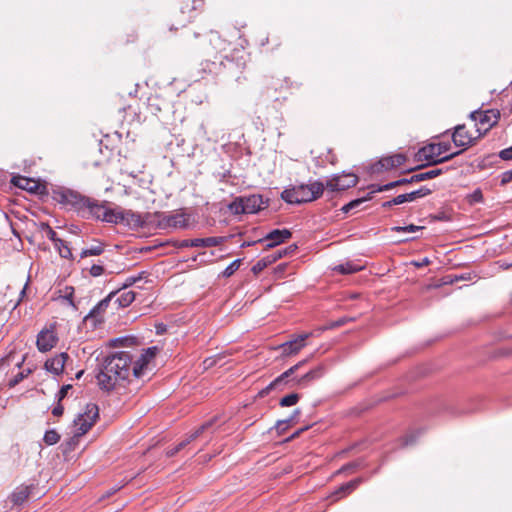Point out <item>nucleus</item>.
Here are the masks:
<instances>
[{
	"label": "nucleus",
	"instance_id": "53",
	"mask_svg": "<svg viewBox=\"0 0 512 512\" xmlns=\"http://www.w3.org/2000/svg\"><path fill=\"white\" fill-rule=\"evenodd\" d=\"M273 263H275L277 260L281 259L283 257V254H281L278 250L272 254L268 255Z\"/></svg>",
	"mask_w": 512,
	"mask_h": 512
},
{
	"label": "nucleus",
	"instance_id": "36",
	"mask_svg": "<svg viewBox=\"0 0 512 512\" xmlns=\"http://www.w3.org/2000/svg\"><path fill=\"white\" fill-rule=\"evenodd\" d=\"M242 260L236 259L233 262H231L221 273L222 277L229 278L231 277L240 267Z\"/></svg>",
	"mask_w": 512,
	"mask_h": 512
},
{
	"label": "nucleus",
	"instance_id": "35",
	"mask_svg": "<svg viewBox=\"0 0 512 512\" xmlns=\"http://www.w3.org/2000/svg\"><path fill=\"white\" fill-rule=\"evenodd\" d=\"M300 399L299 394L291 393L280 399L279 405L282 407H290L298 403Z\"/></svg>",
	"mask_w": 512,
	"mask_h": 512
},
{
	"label": "nucleus",
	"instance_id": "43",
	"mask_svg": "<svg viewBox=\"0 0 512 512\" xmlns=\"http://www.w3.org/2000/svg\"><path fill=\"white\" fill-rule=\"evenodd\" d=\"M145 274H146L145 272H141L137 276H129V277H127L125 282H124V284H123V288L126 289V288L134 285L136 282L141 280L144 277Z\"/></svg>",
	"mask_w": 512,
	"mask_h": 512
},
{
	"label": "nucleus",
	"instance_id": "49",
	"mask_svg": "<svg viewBox=\"0 0 512 512\" xmlns=\"http://www.w3.org/2000/svg\"><path fill=\"white\" fill-rule=\"evenodd\" d=\"M499 157L503 160H512V146L501 150Z\"/></svg>",
	"mask_w": 512,
	"mask_h": 512
},
{
	"label": "nucleus",
	"instance_id": "28",
	"mask_svg": "<svg viewBox=\"0 0 512 512\" xmlns=\"http://www.w3.org/2000/svg\"><path fill=\"white\" fill-rule=\"evenodd\" d=\"M421 433H422L421 430L410 431L409 433H407L405 436L401 437L398 440L399 447L404 448V447L414 444Z\"/></svg>",
	"mask_w": 512,
	"mask_h": 512
},
{
	"label": "nucleus",
	"instance_id": "24",
	"mask_svg": "<svg viewBox=\"0 0 512 512\" xmlns=\"http://www.w3.org/2000/svg\"><path fill=\"white\" fill-rule=\"evenodd\" d=\"M116 293L117 292H111L108 296H106L104 299L99 301L98 304L96 306H94L93 309L89 312V314L87 315V318L92 317V318L97 319L98 317L102 316V314L108 308L112 297Z\"/></svg>",
	"mask_w": 512,
	"mask_h": 512
},
{
	"label": "nucleus",
	"instance_id": "62",
	"mask_svg": "<svg viewBox=\"0 0 512 512\" xmlns=\"http://www.w3.org/2000/svg\"><path fill=\"white\" fill-rule=\"evenodd\" d=\"M26 286H27V284L24 286V288H23V289H22V291H21V296H22V297L25 295Z\"/></svg>",
	"mask_w": 512,
	"mask_h": 512
},
{
	"label": "nucleus",
	"instance_id": "29",
	"mask_svg": "<svg viewBox=\"0 0 512 512\" xmlns=\"http://www.w3.org/2000/svg\"><path fill=\"white\" fill-rule=\"evenodd\" d=\"M136 297V293L134 291H124L117 298L116 302L122 308L128 307Z\"/></svg>",
	"mask_w": 512,
	"mask_h": 512
},
{
	"label": "nucleus",
	"instance_id": "54",
	"mask_svg": "<svg viewBox=\"0 0 512 512\" xmlns=\"http://www.w3.org/2000/svg\"><path fill=\"white\" fill-rule=\"evenodd\" d=\"M347 322L346 318H341L335 322H332L330 325H329V328H334V327H339V326H342L344 325L345 323Z\"/></svg>",
	"mask_w": 512,
	"mask_h": 512
},
{
	"label": "nucleus",
	"instance_id": "22",
	"mask_svg": "<svg viewBox=\"0 0 512 512\" xmlns=\"http://www.w3.org/2000/svg\"><path fill=\"white\" fill-rule=\"evenodd\" d=\"M211 426L210 422H207L200 426L195 432L191 433L187 439L180 442L178 445H176L174 448L169 449L166 454L168 457H172L176 455L181 449H183L185 446H187L189 443H191L193 440H195L204 430H206L208 427Z\"/></svg>",
	"mask_w": 512,
	"mask_h": 512
},
{
	"label": "nucleus",
	"instance_id": "26",
	"mask_svg": "<svg viewBox=\"0 0 512 512\" xmlns=\"http://www.w3.org/2000/svg\"><path fill=\"white\" fill-rule=\"evenodd\" d=\"M361 269H362V266H360L358 264H355L353 262H346L344 264H339V265L335 266L333 270L340 274L347 275V274H353L355 272H358Z\"/></svg>",
	"mask_w": 512,
	"mask_h": 512
},
{
	"label": "nucleus",
	"instance_id": "27",
	"mask_svg": "<svg viewBox=\"0 0 512 512\" xmlns=\"http://www.w3.org/2000/svg\"><path fill=\"white\" fill-rule=\"evenodd\" d=\"M442 173H443L442 169H438V168L431 169L426 172L417 173V174L412 175V180L415 181V183H417V182L425 181L428 179H433V178L441 175Z\"/></svg>",
	"mask_w": 512,
	"mask_h": 512
},
{
	"label": "nucleus",
	"instance_id": "3",
	"mask_svg": "<svg viewBox=\"0 0 512 512\" xmlns=\"http://www.w3.org/2000/svg\"><path fill=\"white\" fill-rule=\"evenodd\" d=\"M151 215H144L132 210L111 209L105 206L102 214V222L118 224L123 223L133 230H138L147 226Z\"/></svg>",
	"mask_w": 512,
	"mask_h": 512
},
{
	"label": "nucleus",
	"instance_id": "47",
	"mask_svg": "<svg viewBox=\"0 0 512 512\" xmlns=\"http://www.w3.org/2000/svg\"><path fill=\"white\" fill-rule=\"evenodd\" d=\"M104 273V267L102 265L94 264L90 268V274L93 277L101 276Z\"/></svg>",
	"mask_w": 512,
	"mask_h": 512
},
{
	"label": "nucleus",
	"instance_id": "51",
	"mask_svg": "<svg viewBox=\"0 0 512 512\" xmlns=\"http://www.w3.org/2000/svg\"><path fill=\"white\" fill-rule=\"evenodd\" d=\"M512 181V169L502 174L501 183L506 184Z\"/></svg>",
	"mask_w": 512,
	"mask_h": 512
},
{
	"label": "nucleus",
	"instance_id": "52",
	"mask_svg": "<svg viewBox=\"0 0 512 512\" xmlns=\"http://www.w3.org/2000/svg\"><path fill=\"white\" fill-rule=\"evenodd\" d=\"M64 412V408L63 406L60 404V402H58V404L52 409V414L55 416V417H59L63 414Z\"/></svg>",
	"mask_w": 512,
	"mask_h": 512
},
{
	"label": "nucleus",
	"instance_id": "31",
	"mask_svg": "<svg viewBox=\"0 0 512 512\" xmlns=\"http://www.w3.org/2000/svg\"><path fill=\"white\" fill-rule=\"evenodd\" d=\"M103 252H104V245L102 243H98L97 245L83 249L80 256H81V258H85L88 256H99Z\"/></svg>",
	"mask_w": 512,
	"mask_h": 512
},
{
	"label": "nucleus",
	"instance_id": "13",
	"mask_svg": "<svg viewBox=\"0 0 512 512\" xmlns=\"http://www.w3.org/2000/svg\"><path fill=\"white\" fill-rule=\"evenodd\" d=\"M57 342V333L53 329H44L37 335L36 346L40 352H48L57 345Z\"/></svg>",
	"mask_w": 512,
	"mask_h": 512
},
{
	"label": "nucleus",
	"instance_id": "42",
	"mask_svg": "<svg viewBox=\"0 0 512 512\" xmlns=\"http://www.w3.org/2000/svg\"><path fill=\"white\" fill-rule=\"evenodd\" d=\"M300 414V410L299 409H296L293 413V415L291 416V418L287 419V420H280L277 422L276 424V428L280 431V432H283L288 424L293 421L294 417L299 415Z\"/></svg>",
	"mask_w": 512,
	"mask_h": 512
},
{
	"label": "nucleus",
	"instance_id": "6",
	"mask_svg": "<svg viewBox=\"0 0 512 512\" xmlns=\"http://www.w3.org/2000/svg\"><path fill=\"white\" fill-rule=\"evenodd\" d=\"M307 362V360H302L297 364L290 367L288 370L283 372L277 378H275L267 387L262 389L259 392L260 397H264L269 394L271 390L279 389L283 390L285 387L288 388H298V384H296V376L294 374Z\"/></svg>",
	"mask_w": 512,
	"mask_h": 512
},
{
	"label": "nucleus",
	"instance_id": "14",
	"mask_svg": "<svg viewBox=\"0 0 512 512\" xmlns=\"http://www.w3.org/2000/svg\"><path fill=\"white\" fill-rule=\"evenodd\" d=\"M68 359L69 355L66 352H61L54 357L47 359L45 361L44 368L54 375H60L63 373Z\"/></svg>",
	"mask_w": 512,
	"mask_h": 512
},
{
	"label": "nucleus",
	"instance_id": "59",
	"mask_svg": "<svg viewBox=\"0 0 512 512\" xmlns=\"http://www.w3.org/2000/svg\"><path fill=\"white\" fill-rule=\"evenodd\" d=\"M156 347L148 348V352L153 356L155 354Z\"/></svg>",
	"mask_w": 512,
	"mask_h": 512
},
{
	"label": "nucleus",
	"instance_id": "7",
	"mask_svg": "<svg viewBox=\"0 0 512 512\" xmlns=\"http://www.w3.org/2000/svg\"><path fill=\"white\" fill-rule=\"evenodd\" d=\"M154 217L157 218L159 229H185L190 226V215L181 210L173 213L156 212Z\"/></svg>",
	"mask_w": 512,
	"mask_h": 512
},
{
	"label": "nucleus",
	"instance_id": "50",
	"mask_svg": "<svg viewBox=\"0 0 512 512\" xmlns=\"http://www.w3.org/2000/svg\"><path fill=\"white\" fill-rule=\"evenodd\" d=\"M72 386L71 385H64L61 387V389L59 390L57 396H58V401L60 402L63 398L66 397L67 393H68V390L71 389Z\"/></svg>",
	"mask_w": 512,
	"mask_h": 512
},
{
	"label": "nucleus",
	"instance_id": "32",
	"mask_svg": "<svg viewBox=\"0 0 512 512\" xmlns=\"http://www.w3.org/2000/svg\"><path fill=\"white\" fill-rule=\"evenodd\" d=\"M31 369H26L23 371H19L16 375H14L12 378L8 381L9 388H13L16 385H18L21 381H23L28 375L31 373Z\"/></svg>",
	"mask_w": 512,
	"mask_h": 512
},
{
	"label": "nucleus",
	"instance_id": "2",
	"mask_svg": "<svg viewBox=\"0 0 512 512\" xmlns=\"http://www.w3.org/2000/svg\"><path fill=\"white\" fill-rule=\"evenodd\" d=\"M52 199L66 211L87 220H102L106 202L86 196L79 191L59 187L52 191Z\"/></svg>",
	"mask_w": 512,
	"mask_h": 512
},
{
	"label": "nucleus",
	"instance_id": "46",
	"mask_svg": "<svg viewBox=\"0 0 512 512\" xmlns=\"http://www.w3.org/2000/svg\"><path fill=\"white\" fill-rule=\"evenodd\" d=\"M175 247H177V248L195 247L194 239H184V240L176 241Z\"/></svg>",
	"mask_w": 512,
	"mask_h": 512
},
{
	"label": "nucleus",
	"instance_id": "40",
	"mask_svg": "<svg viewBox=\"0 0 512 512\" xmlns=\"http://www.w3.org/2000/svg\"><path fill=\"white\" fill-rule=\"evenodd\" d=\"M59 255L65 259H72V252L67 243L62 240V245H54Z\"/></svg>",
	"mask_w": 512,
	"mask_h": 512
},
{
	"label": "nucleus",
	"instance_id": "56",
	"mask_svg": "<svg viewBox=\"0 0 512 512\" xmlns=\"http://www.w3.org/2000/svg\"><path fill=\"white\" fill-rule=\"evenodd\" d=\"M356 466L357 465L355 463H349V464L343 466L340 471L354 470L356 468Z\"/></svg>",
	"mask_w": 512,
	"mask_h": 512
},
{
	"label": "nucleus",
	"instance_id": "21",
	"mask_svg": "<svg viewBox=\"0 0 512 512\" xmlns=\"http://www.w3.org/2000/svg\"><path fill=\"white\" fill-rule=\"evenodd\" d=\"M32 490V485H20L10 495V501L14 505L20 506L29 498Z\"/></svg>",
	"mask_w": 512,
	"mask_h": 512
},
{
	"label": "nucleus",
	"instance_id": "45",
	"mask_svg": "<svg viewBox=\"0 0 512 512\" xmlns=\"http://www.w3.org/2000/svg\"><path fill=\"white\" fill-rule=\"evenodd\" d=\"M63 293H64V294L62 295V297H63L64 299H66V300L69 302V304H70L71 306H73V307H74V306H75V305H74V303H73L74 288H73V287H71V286H66V287L64 288V290H63Z\"/></svg>",
	"mask_w": 512,
	"mask_h": 512
},
{
	"label": "nucleus",
	"instance_id": "10",
	"mask_svg": "<svg viewBox=\"0 0 512 512\" xmlns=\"http://www.w3.org/2000/svg\"><path fill=\"white\" fill-rule=\"evenodd\" d=\"M357 182V175L353 173H347L334 176L332 179L327 181L326 187L331 191H343L348 188L354 187L357 184Z\"/></svg>",
	"mask_w": 512,
	"mask_h": 512
},
{
	"label": "nucleus",
	"instance_id": "30",
	"mask_svg": "<svg viewBox=\"0 0 512 512\" xmlns=\"http://www.w3.org/2000/svg\"><path fill=\"white\" fill-rule=\"evenodd\" d=\"M273 262L272 260L270 259V257L267 255L263 258H261L260 260H258L253 266H252V269L251 271L255 274V275H258L260 274L265 268H267L268 266L272 265Z\"/></svg>",
	"mask_w": 512,
	"mask_h": 512
},
{
	"label": "nucleus",
	"instance_id": "61",
	"mask_svg": "<svg viewBox=\"0 0 512 512\" xmlns=\"http://www.w3.org/2000/svg\"><path fill=\"white\" fill-rule=\"evenodd\" d=\"M84 371L81 370L76 374V377L79 379L83 375Z\"/></svg>",
	"mask_w": 512,
	"mask_h": 512
},
{
	"label": "nucleus",
	"instance_id": "9",
	"mask_svg": "<svg viewBox=\"0 0 512 512\" xmlns=\"http://www.w3.org/2000/svg\"><path fill=\"white\" fill-rule=\"evenodd\" d=\"M406 160V155L402 153L384 156L379 161L371 165L370 171L372 174H379L383 171H389L400 167L406 162Z\"/></svg>",
	"mask_w": 512,
	"mask_h": 512
},
{
	"label": "nucleus",
	"instance_id": "34",
	"mask_svg": "<svg viewBox=\"0 0 512 512\" xmlns=\"http://www.w3.org/2000/svg\"><path fill=\"white\" fill-rule=\"evenodd\" d=\"M371 195V192L369 193V195L367 197H363V198H359V199H355V200H352L350 201L349 203H347L346 205H344L341 210L344 212V213H348L350 212L351 210L359 207L363 202H365L366 200H369L371 199L372 197L370 196Z\"/></svg>",
	"mask_w": 512,
	"mask_h": 512
},
{
	"label": "nucleus",
	"instance_id": "41",
	"mask_svg": "<svg viewBox=\"0 0 512 512\" xmlns=\"http://www.w3.org/2000/svg\"><path fill=\"white\" fill-rule=\"evenodd\" d=\"M424 229L423 226H417V225H414V224H410V225H407V226H395L392 228V231L394 232H409V233H415V232H418L420 230Z\"/></svg>",
	"mask_w": 512,
	"mask_h": 512
},
{
	"label": "nucleus",
	"instance_id": "16",
	"mask_svg": "<svg viewBox=\"0 0 512 512\" xmlns=\"http://www.w3.org/2000/svg\"><path fill=\"white\" fill-rule=\"evenodd\" d=\"M471 116L480 124L487 125V129H489L497 124L500 113L498 110L474 111Z\"/></svg>",
	"mask_w": 512,
	"mask_h": 512
},
{
	"label": "nucleus",
	"instance_id": "44",
	"mask_svg": "<svg viewBox=\"0 0 512 512\" xmlns=\"http://www.w3.org/2000/svg\"><path fill=\"white\" fill-rule=\"evenodd\" d=\"M47 237L54 245H62V239L57 236V233L50 226H47Z\"/></svg>",
	"mask_w": 512,
	"mask_h": 512
},
{
	"label": "nucleus",
	"instance_id": "20",
	"mask_svg": "<svg viewBox=\"0 0 512 512\" xmlns=\"http://www.w3.org/2000/svg\"><path fill=\"white\" fill-rule=\"evenodd\" d=\"M246 214L257 213L266 207V202L261 195L253 194L244 197Z\"/></svg>",
	"mask_w": 512,
	"mask_h": 512
},
{
	"label": "nucleus",
	"instance_id": "39",
	"mask_svg": "<svg viewBox=\"0 0 512 512\" xmlns=\"http://www.w3.org/2000/svg\"><path fill=\"white\" fill-rule=\"evenodd\" d=\"M43 440L47 445H54L60 440V435L56 430H48L45 432Z\"/></svg>",
	"mask_w": 512,
	"mask_h": 512
},
{
	"label": "nucleus",
	"instance_id": "19",
	"mask_svg": "<svg viewBox=\"0 0 512 512\" xmlns=\"http://www.w3.org/2000/svg\"><path fill=\"white\" fill-rule=\"evenodd\" d=\"M452 140L457 147H467L472 144L473 137L468 133L464 125H458L452 135Z\"/></svg>",
	"mask_w": 512,
	"mask_h": 512
},
{
	"label": "nucleus",
	"instance_id": "15",
	"mask_svg": "<svg viewBox=\"0 0 512 512\" xmlns=\"http://www.w3.org/2000/svg\"><path fill=\"white\" fill-rule=\"evenodd\" d=\"M325 371V366L320 364L304 375L300 377L296 376V384H298V388H307L311 383L322 378L325 374Z\"/></svg>",
	"mask_w": 512,
	"mask_h": 512
},
{
	"label": "nucleus",
	"instance_id": "4",
	"mask_svg": "<svg viewBox=\"0 0 512 512\" xmlns=\"http://www.w3.org/2000/svg\"><path fill=\"white\" fill-rule=\"evenodd\" d=\"M324 184L320 181H314L310 184L295 185L285 189L281 193V198L290 204H301L318 199L324 191Z\"/></svg>",
	"mask_w": 512,
	"mask_h": 512
},
{
	"label": "nucleus",
	"instance_id": "33",
	"mask_svg": "<svg viewBox=\"0 0 512 512\" xmlns=\"http://www.w3.org/2000/svg\"><path fill=\"white\" fill-rule=\"evenodd\" d=\"M12 183L24 190L31 191L33 189V187L30 185L33 183V181L23 176L13 177Z\"/></svg>",
	"mask_w": 512,
	"mask_h": 512
},
{
	"label": "nucleus",
	"instance_id": "12",
	"mask_svg": "<svg viewBox=\"0 0 512 512\" xmlns=\"http://www.w3.org/2000/svg\"><path fill=\"white\" fill-rule=\"evenodd\" d=\"M292 237V233L288 229H274L270 231L259 243H265V249H271L277 245L284 243Z\"/></svg>",
	"mask_w": 512,
	"mask_h": 512
},
{
	"label": "nucleus",
	"instance_id": "48",
	"mask_svg": "<svg viewBox=\"0 0 512 512\" xmlns=\"http://www.w3.org/2000/svg\"><path fill=\"white\" fill-rule=\"evenodd\" d=\"M297 250V245L292 244L286 248L279 249L278 251L283 254V257L287 255H292Z\"/></svg>",
	"mask_w": 512,
	"mask_h": 512
},
{
	"label": "nucleus",
	"instance_id": "58",
	"mask_svg": "<svg viewBox=\"0 0 512 512\" xmlns=\"http://www.w3.org/2000/svg\"><path fill=\"white\" fill-rule=\"evenodd\" d=\"M122 487H123V485H122V486H117V487H115V488H112V491L109 493V495L114 494L115 492H117L118 490H120Z\"/></svg>",
	"mask_w": 512,
	"mask_h": 512
},
{
	"label": "nucleus",
	"instance_id": "23",
	"mask_svg": "<svg viewBox=\"0 0 512 512\" xmlns=\"http://www.w3.org/2000/svg\"><path fill=\"white\" fill-rule=\"evenodd\" d=\"M415 183V181L412 180V176L410 178H401L396 181L389 182L384 185L379 184H372L369 186V189H371V194L377 193V192H383L390 189H393L398 186Z\"/></svg>",
	"mask_w": 512,
	"mask_h": 512
},
{
	"label": "nucleus",
	"instance_id": "5",
	"mask_svg": "<svg viewBox=\"0 0 512 512\" xmlns=\"http://www.w3.org/2000/svg\"><path fill=\"white\" fill-rule=\"evenodd\" d=\"M450 149V144L445 142H440L436 144H429L422 147L418 153V160H426L430 164H439L449 161L455 156L459 155L462 151H457L451 153L446 156H442V154L446 153Z\"/></svg>",
	"mask_w": 512,
	"mask_h": 512
},
{
	"label": "nucleus",
	"instance_id": "11",
	"mask_svg": "<svg viewBox=\"0 0 512 512\" xmlns=\"http://www.w3.org/2000/svg\"><path fill=\"white\" fill-rule=\"evenodd\" d=\"M430 193H431V190L429 188L423 186L418 190H415V191H412V192L406 193V194H401V195L394 197L393 199H391L389 201H385L384 203H382V207L387 209V208H391L394 205H400L405 202H412V201L416 200L417 198L427 196Z\"/></svg>",
	"mask_w": 512,
	"mask_h": 512
},
{
	"label": "nucleus",
	"instance_id": "57",
	"mask_svg": "<svg viewBox=\"0 0 512 512\" xmlns=\"http://www.w3.org/2000/svg\"><path fill=\"white\" fill-rule=\"evenodd\" d=\"M430 263V260L428 258H424L423 261H421V263H415L416 266L418 267H422V266H426Z\"/></svg>",
	"mask_w": 512,
	"mask_h": 512
},
{
	"label": "nucleus",
	"instance_id": "60",
	"mask_svg": "<svg viewBox=\"0 0 512 512\" xmlns=\"http://www.w3.org/2000/svg\"><path fill=\"white\" fill-rule=\"evenodd\" d=\"M421 167H422V166H418L417 168H411V169H409V170L405 171V173L415 171V170H417V169H419V168H421Z\"/></svg>",
	"mask_w": 512,
	"mask_h": 512
},
{
	"label": "nucleus",
	"instance_id": "18",
	"mask_svg": "<svg viewBox=\"0 0 512 512\" xmlns=\"http://www.w3.org/2000/svg\"><path fill=\"white\" fill-rule=\"evenodd\" d=\"M364 479L362 477L355 478L347 483L342 484L338 487L332 494L331 498H334V501L339 500L340 498L349 495L352 493L362 482Z\"/></svg>",
	"mask_w": 512,
	"mask_h": 512
},
{
	"label": "nucleus",
	"instance_id": "38",
	"mask_svg": "<svg viewBox=\"0 0 512 512\" xmlns=\"http://www.w3.org/2000/svg\"><path fill=\"white\" fill-rule=\"evenodd\" d=\"M466 200L470 205L481 203L483 201V193L480 188L475 189L471 194L466 196Z\"/></svg>",
	"mask_w": 512,
	"mask_h": 512
},
{
	"label": "nucleus",
	"instance_id": "25",
	"mask_svg": "<svg viewBox=\"0 0 512 512\" xmlns=\"http://www.w3.org/2000/svg\"><path fill=\"white\" fill-rule=\"evenodd\" d=\"M225 241V237H207V238H195V247H215L222 244Z\"/></svg>",
	"mask_w": 512,
	"mask_h": 512
},
{
	"label": "nucleus",
	"instance_id": "8",
	"mask_svg": "<svg viewBox=\"0 0 512 512\" xmlns=\"http://www.w3.org/2000/svg\"><path fill=\"white\" fill-rule=\"evenodd\" d=\"M98 417V406L95 403H88L85 407V411L79 414L74 420V426L76 427L75 436H82L86 434L95 424Z\"/></svg>",
	"mask_w": 512,
	"mask_h": 512
},
{
	"label": "nucleus",
	"instance_id": "55",
	"mask_svg": "<svg viewBox=\"0 0 512 512\" xmlns=\"http://www.w3.org/2000/svg\"><path fill=\"white\" fill-rule=\"evenodd\" d=\"M308 429V426H305L303 428H300L299 430H297L296 432H294L291 437L289 438L290 439H294L296 437H298L303 431H306Z\"/></svg>",
	"mask_w": 512,
	"mask_h": 512
},
{
	"label": "nucleus",
	"instance_id": "63",
	"mask_svg": "<svg viewBox=\"0 0 512 512\" xmlns=\"http://www.w3.org/2000/svg\"><path fill=\"white\" fill-rule=\"evenodd\" d=\"M414 238H406L404 239L403 241H410V240H413Z\"/></svg>",
	"mask_w": 512,
	"mask_h": 512
},
{
	"label": "nucleus",
	"instance_id": "17",
	"mask_svg": "<svg viewBox=\"0 0 512 512\" xmlns=\"http://www.w3.org/2000/svg\"><path fill=\"white\" fill-rule=\"evenodd\" d=\"M309 337V334L299 335L297 338L287 341L280 345L282 355L290 356L297 354L304 346L305 341Z\"/></svg>",
	"mask_w": 512,
	"mask_h": 512
},
{
	"label": "nucleus",
	"instance_id": "1",
	"mask_svg": "<svg viewBox=\"0 0 512 512\" xmlns=\"http://www.w3.org/2000/svg\"><path fill=\"white\" fill-rule=\"evenodd\" d=\"M147 358L142 355L133 361L132 355L127 351L115 352L106 356L98 365L96 379L99 388L106 392L116 391L125 387L130 376L139 379L147 368Z\"/></svg>",
	"mask_w": 512,
	"mask_h": 512
},
{
	"label": "nucleus",
	"instance_id": "37",
	"mask_svg": "<svg viewBox=\"0 0 512 512\" xmlns=\"http://www.w3.org/2000/svg\"><path fill=\"white\" fill-rule=\"evenodd\" d=\"M244 204H245L244 197H238L229 205V208L231 211H233L236 214H240V213L246 214V208H245Z\"/></svg>",
	"mask_w": 512,
	"mask_h": 512
}]
</instances>
